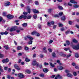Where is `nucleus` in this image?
I'll list each match as a JSON object with an SVG mask.
<instances>
[{"label": "nucleus", "mask_w": 79, "mask_h": 79, "mask_svg": "<svg viewBox=\"0 0 79 79\" xmlns=\"http://www.w3.org/2000/svg\"><path fill=\"white\" fill-rule=\"evenodd\" d=\"M36 35L37 37H39V36H40V34L36 32Z\"/></svg>", "instance_id": "37"}, {"label": "nucleus", "mask_w": 79, "mask_h": 79, "mask_svg": "<svg viewBox=\"0 0 79 79\" xmlns=\"http://www.w3.org/2000/svg\"><path fill=\"white\" fill-rule=\"evenodd\" d=\"M33 18H34V19H36V18H37V15L35 14L34 15Z\"/></svg>", "instance_id": "44"}, {"label": "nucleus", "mask_w": 79, "mask_h": 79, "mask_svg": "<svg viewBox=\"0 0 79 79\" xmlns=\"http://www.w3.org/2000/svg\"><path fill=\"white\" fill-rule=\"evenodd\" d=\"M40 76L41 77H44V74H41L40 75Z\"/></svg>", "instance_id": "33"}, {"label": "nucleus", "mask_w": 79, "mask_h": 79, "mask_svg": "<svg viewBox=\"0 0 79 79\" xmlns=\"http://www.w3.org/2000/svg\"><path fill=\"white\" fill-rule=\"evenodd\" d=\"M59 27H63V25L62 24L59 23Z\"/></svg>", "instance_id": "36"}, {"label": "nucleus", "mask_w": 79, "mask_h": 79, "mask_svg": "<svg viewBox=\"0 0 79 79\" xmlns=\"http://www.w3.org/2000/svg\"><path fill=\"white\" fill-rule=\"evenodd\" d=\"M27 10H30V7L29 6H27Z\"/></svg>", "instance_id": "63"}, {"label": "nucleus", "mask_w": 79, "mask_h": 79, "mask_svg": "<svg viewBox=\"0 0 79 79\" xmlns=\"http://www.w3.org/2000/svg\"><path fill=\"white\" fill-rule=\"evenodd\" d=\"M66 43L67 45H69V44H70V42H69V40H66Z\"/></svg>", "instance_id": "21"}, {"label": "nucleus", "mask_w": 79, "mask_h": 79, "mask_svg": "<svg viewBox=\"0 0 79 79\" xmlns=\"http://www.w3.org/2000/svg\"><path fill=\"white\" fill-rule=\"evenodd\" d=\"M7 77L8 79H10L11 77V76H10V75H8L7 76Z\"/></svg>", "instance_id": "62"}, {"label": "nucleus", "mask_w": 79, "mask_h": 79, "mask_svg": "<svg viewBox=\"0 0 79 79\" xmlns=\"http://www.w3.org/2000/svg\"><path fill=\"white\" fill-rule=\"evenodd\" d=\"M29 44H32V40H30L29 43H28Z\"/></svg>", "instance_id": "42"}, {"label": "nucleus", "mask_w": 79, "mask_h": 79, "mask_svg": "<svg viewBox=\"0 0 79 79\" xmlns=\"http://www.w3.org/2000/svg\"><path fill=\"white\" fill-rule=\"evenodd\" d=\"M57 75L58 76V78H59V79H62V77H61V76H60V75Z\"/></svg>", "instance_id": "40"}, {"label": "nucleus", "mask_w": 79, "mask_h": 79, "mask_svg": "<svg viewBox=\"0 0 79 79\" xmlns=\"http://www.w3.org/2000/svg\"><path fill=\"white\" fill-rule=\"evenodd\" d=\"M27 11L28 12V13H29V14L31 13V10L30 9H28L27 10Z\"/></svg>", "instance_id": "60"}, {"label": "nucleus", "mask_w": 79, "mask_h": 79, "mask_svg": "<svg viewBox=\"0 0 79 79\" xmlns=\"http://www.w3.org/2000/svg\"><path fill=\"white\" fill-rule=\"evenodd\" d=\"M65 71L66 73H69V72H70V71L68 70H65Z\"/></svg>", "instance_id": "50"}, {"label": "nucleus", "mask_w": 79, "mask_h": 79, "mask_svg": "<svg viewBox=\"0 0 79 79\" xmlns=\"http://www.w3.org/2000/svg\"><path fill=\"white\" fill-rule=\"evenodd\" d=\"M59 17H60V15H58L56 14L54 15L55 18H59Z\"/></svg>", "instance_id": "34"}, {"label": "nucleus", "mask_w": 79, "mask_h": 79, "mask_svg": "<svg viewBox=\"0 0 79 79\" xmlns=\"http://www.w3.org/2000/svg\"><path fill=\"white\" fill-rule=\"evenodd\" d=\"M22 26H23V27H26V26H27V24L26 23H24L22 24Z\"/></svg>", "instance_id": "23"}, {"label": "nucleus", "mask_w": 79, "mask_h": 79, "mask_svg": "<svg viewBox=\"0 0 79 79\" xmlns=\"http://www.w3.org/2000/svg\"><path fill=\"white\" fill-rule=\"evenodd\" d=\"M26 71L27 73H31V71L29 70H27Z\"/></svg>", "instance_id": "51"}, {"label": "nucleus", "mask_w": 79, "mask_h": 79, "mask_svg": "<svg viewBox=\"0 0 79 79\" xmlns=\"http://www.w3.org/2000/svg\"><path fill=\"white\" fill-rule=\"evenodd\" d=\"M43 71L44 72V73H47L48 72V69L45 68L43 69Z\"/></svg>", "instance_id": "13"}, {"label": "nucleus", "mask_w": 79, "mask_h": 79, "mask_svg": "<svg viewBox=\"0 0 79 79\" xmlns=\"http://www.w3.org/2000/svg\"><path fill=\"white\" fill-rule=\"evenodd\" d=\"M37 61L36 60H34L33 61L32 63V65L33 66H35V65L36 64L37 65Z\"/></svg>", "instance_id": "9"}, {"label": "nucleus", "mask_w": 79, "mask_h": 79, "mask_svg": "<svg viewBox=\"0 0 79 79\" xmlns=\"http://www.w3.org/2000/svg\"><path fill=\"white\" fill-rule=\"evenodd\" d=\"M40 58H43L44 57V55L42 54H40Z\"/></svg>", "instance_id": "64"}, {"label": "nucleus", "mask_w": 79, "mask_h": 79, "mask_svg": "<svg viewBox=\"0 0 79 79\" xmlns=\"http://www.w3.org/2000/svg\"><path fill=\"white\" fill-rule=\"evenodd\" d=\"M9 30L10 32H13V31H15L16 30V28L15 27H12Z\"/></svg>", "instance_id": "7"}, {"label": "nucleus", "mask_w": 79, "mask_h": 79, "mask_svg": "<svg viewBox=\"0 0 79 79\" xmlns=\"http://www.w3.org/2000/svg\"><path fill=\"white\" fill-rule=\"evenodd\" d=\"M76 50H79V44H78L77 46H76Z\"/></svg>", "instance_id": "46"}, {"label": "nucleus", "mask_w": 79, "mask_h": 79, "mask_svg": "<svg viewBox=\"0 0 79 79\" xmlns=\"http://www.w3.org/2000/svg\"><path fill=\"white\" fill-rule=\"evenodd\" d=\"M73 42H74V43H77V41L75 39H73Z\"/></svg>", "instance_id": "31"}, {"label": "nucleus", "mask_w": 79, "mask_h": 79, "mask_svg": "<svg viewBox=\"0 0 79 79\" xmlns=\"http://www.w3.org/2000/svg\"><path fill=\"white\" fill-rule=\"evenodd\" d=\"M32 11L35 14L39 13V11L38 10H37L36 9H33L32 10Z\"/></svg>", "instance_id": "8"}, {"label": "nucleus", "mask_w": 79, "mask_h": 79, "mask_svg": "<svg viewBox=\"0 0 79 79\" xmlns=\"http://www.w3.org/2000/svg\"><path fill=\"white\" fill-rule=\"evenodd\" d=\"M11 71V68H9L8 69V73H10Z\"/></svg>", "instance_id": "52"}, {"label": "nucleus", "mask_w": 79, "mask_h": 79, "mask_svg": "<svg viewBox=\"0 0 79 79\" xmlns=\"http://www.w3.org/2000/svg\"><path fill=\"white\" fill-rule=\"evenodd\" d=\"M5 6H9V5H11V3L9 2L5 1L4 3Z\"/></svg>", "instance_id": "2"}, {"label": "nucleus", "mask_w": 79, "mask_h": 79, "mask_svg": "<svg viewBox=\"0 0 79 79\" xmlns=\"http://www.w3.org/2000/svg\"><path fill=\"white\" fill-rule=\"evenodd\" d=\"M4 35H7V34H8V32L6 31L4 32Z\"/></svg>", "instance_id": "45"}, {"label": "nucleus", "mask_w": 79, "mask_h": 79, "mask_svg": "<svg viewBox=\"0 0 79 79\" xmlns=\"http://www.w3.org/2000/svg\"><path fill=\"white\" fill-rule=\"evenodd\" d=\"M44 66H48V65L49 64H48V63L44 62Z\"/></svg>", "instance_id": "32"}, {"label": "nucleus", "mask_w": 79, "mask_h": 79, "mask_svg": "<svg viewBox=\"0 0 79 79\" xmlns=\"http://www.w3.org/2000/svg\"><path fill=\"white\" fill-rule=\"evenodd\" d=\"M9 61V60L8 58H7L6 59H5L2 60V62L3 63H8Z\"/></svg>", "instance_id": "5"}, {"label": "nucleus", "mask_w": 79, "mask_h": 79, "mask_svg": "<svg viewBox=\"0 0 79 79\" xmlns=\"http://www.w3.org/2000/svg\"><path fill=\"white\" fill-rule=\"evenodd\" d=\"M73 74L74 76H77V73L76 72H74Z\"/></svg>", "instance_id": "48"}, {"label": "nucleus", "mask_w": 79, "mask_h": 79, "mask_svg": "<svg viewBox=\"0 0 79 79\" xmlns=\"http://www.w3.org/2000/svg\"><path fill=\"white\" fill-rule=\"evenodd\" d=\"M57 68L59 70H63V67L61 65L57 66Z\"/></svg>", "instance_id": "6"}, {"label": "nucleus", "mask_w": 79, "mask_h": 79, "mask_svg": "<svg viewBox=\"0 0 79 79\" xmlns=\"http://www.w3.org/2000/svg\"><path fill=\"white\" fill-rule=\"evenodd\" d=\"M25 50L27 51V50H29V48L27 46H25L24 48Z\"/></svg>", "instance_id": "22"}, {"label": "nucleus", "mask_w": 79, "mask_h": 79, "mask_svg": "<svg viewBox=\"0 0 79 79\" xmlns=\"http://www.w3.org/2000/svg\"><path fill=\"white\" fill-rule=\"evenodd\" d=\"M48 51H49V52H52V49H50V48L48 49Z\"/></svg>", "instance_id": "56"}, {"label": "nucleus", "mask_w": 79, "mask_h": 79, "mask_svg": "<svg viewBox=\"0 0 79 79\" xmlns=\"http://www.w3.org/2000/svg\"><path fill=\"white\" fill-rule=\"evenodd\" d=\"M70 30H68L67 31L65 32L66 34H68L69 33Z\"/></svg>", "instance_id": "26"}, {"label": "nucleus", "mask_w": 79, "mask_h": 79, "mask_svg": "<svg viewBox=\"0 0 79 79\" xmlns=\"http://www.w3.org/2000/svg\"><path fill=\"white\" fill-rule=\"evenodd\" d=\"M73 7L75 8H79V6L77 4H74L73 5Z\"/></svg>", "instance_id": "15"}, {"label": "nucleus", "mask_w": 79, "mask_h": 79, "mask_svg": "<svg viewBox=\"0 0 79 79\" xmlns=\"http://www.w3.org/2000/svg\"><path fill=\"white\" fill-rule=\"evenodd\" d=\"M52 9H49L48 10V13H51L52 12Z\"/></svg>", "instance_id": "54"}, {"label": "nucleus", "mask_w": 79, "mask_h": 79, "mask_svg": "<svg viewBox=\"0 0 79 79\" xmlns=\"http://www.w3.org/2000/svg\"><path fill=\"white\" fill-rule=\"evenodd\" d=\"M25 61L27 62H29V61H30V60L27 58H26Z\"/></svg>", "instance_id": "27"}, {"label": "nucleus", "mask_w": 79, "mask_h": 79, "mask_svg": "<svg viewBox=\"0 0 79 79\" xmlns=\"http://www.w3.org/2000/svg\"><path fill=\"white\" fill-rule=\"evenodd\" d=\"M4 48L6 49V50H8L9 48L8 47V45H6L5 46H4Z\"/></svg>", "instance_id": "20"}, {"label": "nucleus", "mask_w": 79, "mask_h": 79, "mask_svg": "<svg viewBox=\"0 0 79 79\" xmlns=\"http://www.w3.org/2000/svg\"><path fill=\"white\" fill-rule=\"evenodd\" d=\"M65 19H66L65 16H64L63 17H61V20H62V21H64Z\"/></svg>", "instance_id": "17"}, {"label": "nucleus", "mask_w": 79, "mask_h": 79, "mask_svg": "<svg viewBox=\"0 0 79 79\" xmlns=\"http://www.w3.org/2000/svg\"><path fill=\"white\" fill-rule=\"evenodd\" d=\"M58 8L60 10H63V7L60 6H58Z\"/></svg>", "instance_id": "39"}, {"label": "nucleus", "mask_w": 79, "mask_h": 79, "mask_svg": "<svg viewBox=\"0 0 79 79\" xmlns=\"http://www.w3.org/2000/svg\"><path fill=\"white\" fill-rule=\"evenodd\" d=\"M67 76H68V77H72V76H73V75H71V73H68L67 74Z\"/></svg>", "instance_id": "19"}, {"label": "nucleus", "mask_w": 79, "mask_h": 79, "mask_svg": "<svg viewBox=\"0 0 79 79\" xmlns=\"http://www.w3.org/2000/svg\"><path fill=\"white\" fill-rule=\"evenodd\" d=\"M52 55L53 57H55V55H56V54H55V52H53L52 54Z\"/></svg>", "instance_id": "35"}, {"label": "nucleus", "mask_w": 79, "mask_h": 79, "mask_svg": "<svg viewBox=\"0 0 79 79\" xmlns=\"http://www.w3.org/2000/svg\"><path fill=\"white\" fill-rule=\"evenodd\" d=\"M60 30L61 31H65V29L64 28V27H62L60 28Z\"/></svg>", "instance_id": "49"}, {"label": "nucleus", "mask_w": 79, "mask_h": 79, "mask_svg": "<svg viewBox=\"0 0 79 79\" xmlns=\"http://www.w3.org/2000/svg\"><path fill=\"white\" fill-rule=\"evenodd\" d=\"M69 24H70V25H71V24H73V23L72 22H71V21H69Z\"/></svg>", "instance_id": "61"}, {"label": "nucleus", "mask_w": 79, "mask_h": 79, "mask_svg": "<svg viewBox=\"0 0 79 79\" xmlns=\"http://www.w3.org/2000/svg\"><path fill=\"white\" fill-rule=\"evenodd\" d=\"M0 34H1V35H4V32H1L0 33Z\"/></svg>", "instance_id": "58"}, {"label": "nucleus", "mask_w": 79, "mask_h": 79, "mask_svg": "<svg viewBox=\"0 0 79 79\" xmlns=\"http://www.w3.org/2000/svg\"><path fill=\"white\" fill-rule=\"evenodd\" d=\"M47 48L46 47H44L43 48V52H44V53H47Z\"/></svg>", "instance_id": "18"}, {"label": "nucleus", "mask_w": 79, "mask_h": 79, "mask_svg": "<svg viewBox=\"0 0 79 79\" xmlns=\"http://www.w3.org/2000/svg\"><path fill=\"white\" fill-rule=\"evenodd\" d=\"M75 57H76V58H79V54H78V53H76L75 54Z\"/></svg>", "instance_id": "24"}, {"label": "nucleus", "mask_w": 79, "mask_h": 79, "mask_svg": "<svg viewBox=\"0 0 79 79\" xmlns=\"http://www.w3.org/2000/svg\"><path fill=\"white\" fill-rule=\"evenodd\" d=\"M53 42V40H51L49 42V44H52Z\"/></svg>", "instance_id": "57"}, {"label": "nucleus", "mask_w": 79, "mask_h": 79, "mask_svg": "<svg viewBox=\"0 0 79 79\" xmlns=\"http://www.w3.org/2000/svg\"><path fill=\"white\" fill-rule=\"evenodd\" d=\"M63 12H60L59 13V15L60 16H62V15H63Z\"/></svg>", "instance_id": "59"}, {"label": "nucleus", "mask_w": 79, "mask_h": 79, "mask_svg": "<svg viewBox=\"0 0 79 79\" xmlns=\"http://www.w3.org/2000/svg\"><path fill=\"white\" fill-rule=\"evenodd\" d=\"M23 13V15H24L26 16V15H27V14L28 13L26 12H24Z\"/></svg>", "instance_id": "38"}, {"label": "nucleus", "mask_w": 79, "mask_h": 79, "mask_svg": "<svg viewBox=\"0 0 79 79\" xmlns=\"http://www.w3.org/2000/svg\"><path fill=\"white\" fill-rule=\"evenodd\" d=\"M7 17L8 19H13V16L12 15L9 14L7 15Z\"/></svg>", "instance_id": "3"}, {"label": "nucleus", "mask_w": 79, "mask_h": 79, "mask_svg": "<svg viewBox=\"0 0 79 79\" xmlns=\"http://www.w3.org/2000/svg\"><path fill=\"white\" fill-rule=\"evenodd\" d=\"M6 13L5 12H3V16H6Z\"/></svg>", "instance_id": "43"}, {"label": "nucleus", "mask_w": 79, "mask_h": 79, "mask_svg": "<svg viewBox=\"0 0 79 79\" xmlns=\"http://www.w3.org/2000/svg\"><path fill=\"white\" fill-rule=\"evenodd\" d=\"M27 38L28 39L30 40H32L34 39L31 36L28 35H27Z\"/></svg>", "instance_id": "10"}, {"label": "nucleus", "mask_w": 79, "mask_h": 79, "mask_svg": "<svg viewBox=\"0 0 79 79\" xmlns=\"http://www.w3.org/2000/svg\"><path fill=\"white\" fill-rule=\"evenodd\" d=\"M18 77L20 78H24V75L23 73H19L18 74Z\"/></svg>", "instance_id": "4"}, {"label": "nucleus", "mask_w": 79, "mask_h": 79, "mask_svg": "<svg viewBox=\"0 0 79 79\" xmlns=\"http://www.w3.org/2000/svg\"><path fill=\"white\" fill-rule=\"evenodd\" d=\"M23 16V19H27V16L26 15H22Z\"/></svg>", "instance_id": "29"}, {"label": "nucleus", "mask_w": 79, "mask_h": 79, "mask_svg": "<svg viewBox=\"0 0 79 79\" xmlns=\"http://www.w3.org/2000/svg\"><path fill=\"white\" fill-rule=\"evenodd\" d=\"M14 66V67L17 70H18V71L21 70V68L19 67V66H18V65L17 64H15Z\"/></svg>", "instance_id": "1"}, {"label": "nucleus", "mask_w": 79, "mask_h": 79, "mask_svg": "<svg viewBox=\"0 0 79 79\" xmlns=\"http://www.w3.org/2000/svg\"><path fill=\"white\" fill-rule=\"evenodd\" d=\"M37 66H39L40 69L42 68V64H39V63H37Z\"/></svg>", "instance_id": "12"}, {"label": "nucleus", "mask_w": 79, "mask_h": 79, "mask_svg": "<svg viewBox=\"0 0 79 79\" xmlns=\"http://www.w3.org/2000/svg\"><path fill=\"white\" fill-rule=\"evenodd\" d=\"M35 4L36 5H39V2H38V1H35Z\"/></svg>", "instance_id": "41"}, {"label": "nucleus", "mask_w": 79, "mask_h": 79, "mask_svg": "<svg viewBox=\"0 0 79 79\" xmlns=\"http://www.w3.org/2000/svg\"><path fill=\"white\" fill-rule=\"evenodd\" d=\"M4 56V55L1 53H0V58H3Z\"/></svg>", "instance_id": "30"}, {"label": "nucleus", "mask_w": 79, "mask_h": 79, "mask_svg": "<svg viewBox=\"0 0 79 79\" xmlns=\"http://www.w3.org/2000/svg\"><path fill=\"white\" fill-rule=\"evenodd\" d=\"M75 68H76V69H79V65H76L75 67Z\"/></svg>", "instance_id": "47"}, {"label": "nucleus", "mask_w": 79, "mask_h": 79, "mask_svg": "<svg viewBox=\"0 0 79 79\" xmlns=\"http://www.w3.org/2000/svg\"><path fill=\"white\" fill-rule=\"evenodd\" d=\"M31 17H32L31 15L28 16L27 17V19H30L31 18Z\"/></svg>", "instance_id": "28"}, {"label": "nucleus", "mask_w": 79, "mask_h": 79, "mask_svg": "<svg viewBox=\"0 0 79 79\" xmlns=\"http://www.w3.org/2000/svg\"><path fill=\"white\" fill-rule=\"evenodd\" d=\"M49 64L51 67H52V68H54L55 67V64H52V63L50 62H49Z\"/></svg>", "instance_id": "16"}, {"label": "nucleus", "mask_w": 79, "mask_h": 79, "mask_svg": "<svg viewBox=\"0 0 79 79\" xmlns=\"http://www.w3.org/2000/svg\"><path fill=\"white\" fill-rule=\"evenodd\" d=\"M17 49L18 50H21L23 49V47L22 46H18L17 47Z\"/></svg>", "instance_id": "11"}, {"label": "nucleus", "mask_w": 79, "mask_h": 79, "mask_svg": "<svg viewBox=\"0 0 79 79\" xmlns=\"http://www.w3.org/2000/svg\"><path fill=\"white\" fill-rule=\"evenodd\" d=\"M38 27L39 29H41V25L40 24H39L38 25Z\"/></svg>", "instance_id": "55"}, {"label": "nucleus", "mask_w": 79, "mask_h": 79, "mask_svg": "<svg viewBox=\"0 0 79 79\" xmlns=\"http://www.w3.org/2000/svg\"><path fill=\"white\" fill-rule=\"evenodd\" d=\"M70 2L71 3H77V2H76L74 0H71L70 1Z\"/></svg>", "instance_id": "14"}, {"label": "nucleus", "mask_w": 79, "mask_h": 79, "mask_svg": "<svg viewBox=\"0 0 79 79\" xmlns=\"http://www.w3.org/2000/svg\"><path fill=\"white\" fill-rule=\"evenodd\" d=\"M48 26H49L50 27V26H51V24H50V23L49 22H48Z\"/></svg>", "instance_id": "53"}, {"label": "nucleus", "mask_w": 79, "mask_h": 79, "mask_svg": "<svg viewBox=\"0 0 79 79\" xmlns=\"http://www.w3.org/2000/svg\"><path fill=\"white\" fill-rule=\"evenodd\" d=\"M37 32L36 31H33L31 33L32 35H36V33Z\"/></svg>", "instance_id": "25"}]
</instances>
